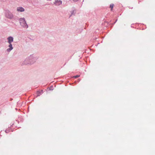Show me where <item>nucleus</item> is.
I'll use <instances>...</instances> for the list:
<instances>
[{
	"instance_id": "6e6552de",
	"label": "nucleus",
	"mask_w": 155,
	"mask_h": 155,
	"mask_svg": "<svg viewBox=\"0 0 155 155\" xmlns=\"http://www.w3.org/2000/svg\"><path fill=\"white\" fill-rule=\"evenodd\" d=\"M80 75H77L76 76H74V78H78V77H80Z\"/></svg>"
},
{
	"instance_id": "20e7f679",
	"label": "nucleus",
	"mask_w": 155,
	"mask_h": 155,
	"mask_svg": "<svg viewBox=\"0 0 155 155\" xmlns=\"http://www.w3.org/2000/svg\"><path fill=\"white\" fill-rule=\"evenodd\" d=\"M17 10L18 11L20 12H23L25 11V9L24 8L21 7H19L17 8Z\"/></svg>"
},
{
	"instance_id": "f03ea898",
	"label": "nucleus",
	"mask_w": 155,
	"mask_h": 155,
	"mask_svg": "<svg viewBox=\"0 0 155 155\" xmlns=\"http://www.w3.org/2000/svg\"><path fill=\"white\" fill-rule=\"evenodd\" d=\"M6 16L7 18L10 19H12L13 17L12 14L9 12H7L6 14Z\"/></svg>"
},
{
	"instance_id": "f257e3e1",
	"label": "nucleus",
	"mask_w": 155,
	"mask_h": 155,
	"mask_svg": "<svg viewBox=\"0 0 155 155\" xmlns=\"http://www.w3.org/2000/svg\"><path fill=\"white\" fill-rule=\"evenodd\" d=\"M21 25L25 28H27L28 26L26 24V22L24 18H21L19 20Z\"/></svg>"
},
{
	"instance_id": "423d86ee",
	"label": "nucleus",
	"mask_w": 155,
	"mask_h": 155,
	"mask_svg": "<svg viewBox=\"0 0 155 155\" xmlns=\"http://www.w3.org/2000/svg\"><path fill=\"white\" fill-rule=\"evenodd\" d=\"M62 3V1H56L55 4L56 5H61Z\"/></svg>"
},
{
	"instance_id": "7ed1b4c3",
	"label": "nucleus",
	"mask_w": 155,
	"mask_h": 155,
	"mask_svg": "<svg viewBox=\"0 0 155 155\" xmlns=\"http://www.w3.org/2000/svg\"><path fill=\"white\" fill-rule=\"evenodd\" d=\"M7 39L8 40V42L10 44L13 41V37H9Z\"/></svg>"
},
{
	"instance_id": "0eeeda50",
	"label": "nucleus",
	"mask_w": 155,
	"mask_h": 155,
	"mask_svg": "<svg viewBox=\"0 0 155 155\" xmlns=\"http://www.w3.org/2000/svg\"><path fill=\"white\" fill-rule=\"evenodd\" d=\"M114 6V4H111L110 5V8H111V10H112Z\"/></svg>"
},
{
	"instance_id": "39448f33",
	"label": "nucleus",
	"mask_w": 155,
	"mask_h": 155,
	"mask_svg": "<svg viewBox=\"0 0 155 155\" xmlns=\"http://www.w3.org/2000/svg\"><path fill=\"white\" fill-rule=\"evenodd\" d=\"M8 47H9V48L7 49V50L9 52L10 51L12 50L13 48L12 47V45L11 43L9 44L8 45Z\"/></svg>"
},
{
	"instance_id": "1a4fd4ad",
	"label": "nucleus",
	"mask_w": 155,
	"mask_h": 155,
	"mask_svg": "<svg viewBox=\"0 0 155 155\" xmlns=\"http://www.w3.org/2000/svg\"><path fill=\"white\" fill-rule=\"evenodd\" d=\"M74 2H77L78 0H73Z\"/></svg>"
}]
</instances>
